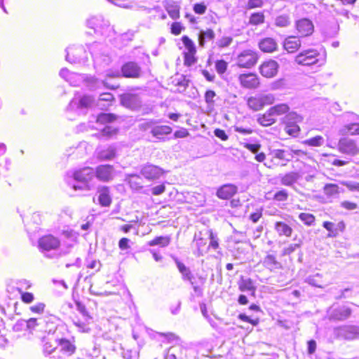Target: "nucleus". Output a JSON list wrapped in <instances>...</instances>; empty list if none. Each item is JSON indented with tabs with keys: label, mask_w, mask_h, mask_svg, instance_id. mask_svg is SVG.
<instances>
[{
	"label": "nucleus",
	"mask_w": 359,
	"mask_h": 359,
	"mask_svg": "<svg viewBox=\"0 0 359 359\" xmlns=\"http://www.w3.org/2000/svg\"><path fill=\"white\" fill-rule=\"evenodd\" d=\"M72 179L67 180L68 184L75 191L81 194L88 192L95 187V170L90 167H84L74 170Z\"/></svg>",
	"instance_id": "1"
},
{
	"label": "nucleus",
	"mask_w": 359,
	"mask_h": 359,
	"mask_svg": "<svg viewBox=\"0 0 359 359\" xmlns=\"http://www.w3.org/2000/svg\"><path fill=\"white\" fill-rule=\"evenodd\" d=\"M38 243L39 250L46 257L53 258L60 255L56 252L60 245V241L57 237L46 235L40 238Z\"/></svg>",
	"instance_id": "2"
},
{
	"label": "nucleus",
	"mask_w": 359,
	"mask_h": 359,
	"mask_svg": "<svg viewBox=\"0 0 359 359\" xmlns=\"http://www.w3.org/2000/svg\"><path fill=\"white\" fill-rule=\"evenodd\" d=\"M300 153H302L301 150H294L290 148L274 149L270 151L269 155L273 165L284 166L292 160L294 155H299Z\"/></svg>",
	"instance_id": "3"
},
{
	"label": "nucleus",
	"mask_w": 359,
	"mask_h": 359,
	"mask_svg": "<svg viewBox=\"0 0 359 359\" xmlns=\"http://www.w3.org/2000/svg\"><path fill=\"white\" fill-rule=\"evenodd\" d=\"M275 102L273 94L257 95L250 97L247 100L248 107L254 111H260L265 105H269Z\"/></svg>",
	"instance_id": "4"
},
{
	"label": "nucleus",
	"mask_w": 359,
	"mask_h": 359,
	"mask_svg": "<svg viewBox=\"0 0 359 359\" xmlns=\"http://www.w3.org/2000/svg\"><path fill=\"white\" fill-rule=\"evenodd\" d=\"M142 130H150L151 134L158 140H163L164 136L172 133V128L169 126L156 125L154 121H146L140 125Z\"/></svg>",
	"instance_id": "5"
},
{
	"label": "nucleus",
	"mask_w": 359,
	"mask_h": 359,
	"mask_svg": "<svg viewBox=\"0 0 359 359\" xmlns=\"http://www.w3.org/2000/svg\"><path fill=\"white\" fill-rule=\"evenodd\" d=\"M93 99L88 95H80L76 94L68 106V109L78 111V113L84 114L86 110L90 108L93 103Z\"/></svg>",
	"instance_id": "6"
},
{
	"label": "nucleus",
	"mask_w": 359,
	"mask_h": 359,
	"mask_svg": "<svg viewBox=\"0 0 359 359\" xmlns=\"http://www.w3.org/2000/svg\"><path fill=\"white\" fill-rule=\"evenodd\" d=\"M66 52V60L70 63H85L87 61L88 54L83 46H70Z\"/></svg>",
	"instance_id": "7"
},
{
	"label": "nucleus",
	"mask_w": 359,
	"mask_h": 359,
	"mask_svg": "<svg viewBox=\"0 0 359 359\" xmlns=\"http://www.w3.org/2000/svg\"><path fill=\"white\" fill-rule=\"evenodd\" d=\"M320 53L316 49L302 50L295 57V62L303 66H310L318 62Z\"/></svg>",
	"instance_id": "8"
},
{
	"label": "nucleus",
	"mask_w": 359,
	"mask_h": 359,
	"mask_svg": "<svg viewBox=\"0 0 359 359\" xmlns=\"http://www.w3.org/2000/svg\"><path fill=\"white\" fill-rule=\"evenodd\" d=\"M257 61V55L255 52L246 50L243 51L237 59V64L241 67L250 68L254 66Z\"/></svg>",
	"instance_id": "9"
},
{
	"label": "nucleus",
	"mask_w": 359,
	"mask_h": 359,
	"mask_svg": "<svg viewBox=\"0 0 359 359\" xmlns=\"http://www.w3.org/2000/svg\"><path fill=\"white\" fill-rule=\"evenodd\" d=\"M154 338L162 343L173 344L172 346L178 348L180 351H182L181 339L173 332H156Z\"/></svg>",
	"instance_id": "10"
},
{
	"label": "nucleus",
	"mask_w": 359,
	"mask_h": 359,
	"mask_svg": "<svg viewBox=\"0 0 359 359\" xmlns=\"http://www.w3.org/2000/svg\"><path fill=\"white\" fill-rule=\"evenodd\" d=\"M95 170V177L100 181L107 182L113 180L114 169L111 165H100Z\"/></svg>",
	"instance_id": "11"
},
{
	"label": "nucleus",
	"mask_w": 359,
	"mask_h": 359,
	"mask_svg": "<svg viewBox=\"0 0 359 359\" xmlns=\"http://www.w3.org/2000/svg\"><path fill=\"white\" fill-rule=\"evenodd\" d=\"M339 150L343 154L351 156H355L358 154L359 148L353 140L349 138H342L339 140Z\"/></svg>",
	"instance_id": "12"
},
{
	"label": "nucleus",
	"mask_w": 359,
	"mask_h": 359,
	"mask_svg": "<svg viewBox=\"0 0 359 359\" xmlns=\"http://www.w3.org/2000/svg\"><path fill=\"white\" fill-rule=\"evenodd\" d=\"M279 65L277 62L269 60L263 62L259 71L261 74L266 78H272L277 74Z\"/></svg>",
	"instance_id": "13"
},
{
	"label": "nucleus",
	"mask_w": 359,
	"mask_h": 359,
	"mask_svg": "<svg viewBox=\"0 0 359 359\" xmlns=\"http://www.w3.org/2000/svg\"><path fill=\"white\" fill-rule=\"evenodd\" d=\"M100 45L97 43L92 44L90 48V54L93 58L95 65H107L111 61L110 57L107 55H102L97 53V50L100 49Z\"/></svg>",
	"instance_id": "14"
},
{
	"label": "nucleus",
	"mask_w": 359,
	"mask_h": 359,
	"mask_svg": "<svg viewBox=\"0 0 359 359\" xmlns=\"http://www.w3.org/2000/svg\"><path fill=\"white\" fill-rule=\"evenodd\" d=\"M241 85L248 89H255L259 86V80L258 76L255 74H243L238 77Z\"/></svg>",
	"instance_id": "15"
},
{
	"label": "nucleus",
	"mask_w": 359,
	"mask_h": 359,
	"mask_svg": "<svg viewBox=\"0 0 359 359\" xmlns=\"http://www.w3.org/2000/svg\"><path fill=\"white\" fill-rule=\"evenodd\" d=\"M163 173V170L158 166L147 164L141 169V174L147 180L158 179Z\"/></svg>",
	"instance_id": "16"
},
{
	"label": "nucleus",
	"mask_w": 359,
	"mask_h": 359,
	"mask_svg": "<svg viewBox=\"0 0 359 359\" xmlns=\"http://www.w3.org/2000/svg\"><path fill=\"white\" fill-rule=\"evenodd\" d=\"M60 76L73 86H79L85 80L83 75L71 72L66 68L60 70Z\"/></svg>",
	"instance_id": "17"
},
{
	"label": "nucleus",
	"mask_w": 359,
	"mask_h": 359,
	"mask_svg": "<svg viewBox=\"0 0 359 359\" xmlns=\"http://www.w3.org/2000/svg\"><path fill=\"white\" fill-rule=\"evenodd\" d=\"M121 104L129 109H135L141 106L140 97L136 94L125 93L121 97Z\"/></svg>",
	"instance_id": "18"
},
{
	"label": "nucleus",
	"mask_w": 359,
	"mask_h": 359,
	"mask_svg": "<svg viewBox=\"0 0 359 359\" xmlns=\"http://www.w3.org/2000/svg\"><path fill=\"white\" fill-rule=\"evenodd\" d=\"M296 28L302 36H307L313 32L314 26L310 20L302 18L297 21Z\"/></svg>",
	"instance_id": "19"
},
{
	"label": "nucleus",
	"mask_w": 359,
	"mask_h": 359,
	"mask_svg": "<svg viewBox=\"0 0 359 359\" xmlns=\"http://www.w3.org/2000/svg\"><path fill=\"white\" fill-rule=\"evenodd\" d=\"M121 72L123 76L128 78H138L141 75L140 67L133 62H128L123 65Z\"/></svg>",
	"instance_id": "20"
},
{
	"label": "nucleus",
	"mask_w": 359,
	"mask_h": 359,
	"mask_svg": "<svg viewBox=\"0 0 359 359\" xmlns=\"http://www.w3.org/2000/svg\"><path fill=\"white\" fill-rule=\"evenodd\" d=\"M97 158L100 161H109L115 158L116 149L114 146L110 145L105 148H98L96 150Z\"/></svg>",
	"instance_id": "21"
},
{
	"label": "nucleus",
	"mask_w": 359,
	"mask_h": 359,
	"mask_svg": "<svg viewBox=\"0 0 359 359\" xmlns=\"http://www.w3.org/2000/svg\"><path fill=\"white\" fill-rule=\"evenodd\" d=\"M237 192V187L231 184H226L217 189V196L221 199H229Z\"/></svg>",
	"instance_id": "22"
},
{
	"label": "nucleus",
	"mask_w": 359,
	"mask_h": 359,
	"mask_svg": "<svg viewBox=\"0 0 359 359\" xmlns=\"http://www.w3.org/2000/svg\"><path fill=\"white\" fill-rule=\"evenodd\" d=\"M259 48L264 53H273L278 49V43L274 39L266 37L259 42Z\"/></svg>",
	"instance_id": "23"
},
{
	"label": "nucleus",
	"mask_w": 359,
	"mask_h": 359,
	"mask_svg": "<svg viewBox=\"0 0 359 359\" xmlns=\"http://www.w3.org/2000/svg\"><path fill=\"white\" fill-rule=\"evenodd\" d=\"M88 27L94 29L95 32H100L104 27H108V22H105L102 16H93L87 20Z\"/></svg>",
	"instance_id": "24"
},
{
	"label": "nucleus",
	"mask_w": 359,
	"mask_h": 359,
	"mask_svg": "<svg viewBox=\"0 0 359 359\" xmlns=\"http://www.w3.org/2000/svg\"><path fill=\"white\" fill-rule=\"evenodd\" d=\"M301 46V41L296 36H288L286 38L283 43V47L288 53H294Z\"/></svg>",
	"instance_id": "25"
},
{
	"label": "nucleus",
	"mask_w": 359,
	"mask_h": 359,
	"mask_svg": "<svg viewBox=\"0 0 359 359\" xmlns=\"http://www.w3.org/2000/svg\"><path fill=\"white\" fill-rule=\"evenodd\" d=\"M175 262L177 265V267L182 275V278L183 280H187L193 285V278L194 276L189 269V268L187 267L183 263L179 261L177 258H175Z\"/></svg>",
	"instance_id": "26"
},
{
	"label": "nucleus",
	"mask_w": 359,
	"mask_h": 359,
	"mask_svg": "<svg viewBox=\"0 0 359 359\" xmlns=\"http://www.w3.org/2000/svg\"><path fill=\"white\" fill-rule=\"evenodd\" d=\"M88 86L92 90H95L97 88H100L101 86H104L106 88H110V89H116L118 88V85L117 84H110L107 79L104 81H100L95 78H90L88 80Z\"/></svg>",
	"instance_id": "27"
},
{
	"label": "nucleus",
	"mask_w": 359,
	"mask_h": 359,
	"mask_svg": "<svg viewBox=\"0 0 359 359\" xmlns=\"http://www.w3.org/2000/svg\"><path fill=\"white\" fill-rule=\"evenodd\" d=\"M351 313L349 308L342 306L333 310L330 317L334 320H344L348 318Z\"/></svg>",
	"instance_id": "28"
},
{
	"label": "nucleus",
	"mask_w": 359,
	"mask_h": 359,
	"mask_svg": "<svg viewBox=\"0 0 359 359\" xmlns=\"http://www.w3.org/2000/svg\"><path fill=\"white\" fill-rule=\"evenodd\" d=\"M340 334L347 339L359 337V327L356 326H345L340 328Z\"/></svg>",
	"instance_id": "29"
},
{
	"label": "nucleus",
	"mask_w": 359,
	"mask_h": 359,
	"mask_svg": "<svg viewBox=\"0 0 359 359\" xmlns=\"http://www.w3.org/2000/svg\"><path fill=\"white\" fill-rule=\"evenodd\" d=\"M98 201L103 207H109L111 205V198L108 187H104L99 190Z\"/></svg>",
	"instance_id": "30"
},
{
	"label": "nucleus",
	"mask_w": 359,
	"mask_h": 359,
	"mask_svg": "<svg viewBox=\"0 0 359 359\" xmlns=\"http://www.w3.org/2000/svg\"><path fill=\"white\" fill-rule=\"evenodd\" d=\"M25 325V328L30 332L37 329L39 330L40 327H42L44 324V321L41 318H31L28 320H25V322H22L21 325Z\"/></svg>",
	"instance_id": "31"
},
{
	"label": "nucleus",
	"mask_w": 359,
	"mask_h": 359,
	"mask_svg": "<svg viewBox=\"0 0 359 359\" xmlns=\"http://www.w3.org/2000/svg\"><path fill=\"white\" fill-rule=\"evenodd\" d=\"M300 175L297 172H287L280 176V183L283 185L290 187L297 181Z\"/></svg>",
	"instance_id": "32"
},
{
	"label": "nucleus",
	"mask_w": 359,
	"mask_h": 359,
	"mask_svg": "<svg viewBox=\"0 0 359 359\" xmlns=\"http://www.w3.org/2000/svg\"><path fill=\"white\" fill-rule=\"evenodd\" d=\"M264 266L269 269L270 271H273L275 269H278L281 268V264L276 260V258L273 255H268L263 261Z\"/></svg>",
	"instance_id": "33"
},
{
	"label": "nucleus",
	"mask_w": 359,
	"mask_h": 359,
	"mask_svg": "<svg viewBox=\"0 0 359 359\" xmlns=\"http://www.w3.org/2000/svg\"><path fill=\"white\" fill-rule=\"evenodd\" d=\"M166 11L170 17L173 20H177L180 18V7L174 1L168 2L165 6Z\"/></svg>",
	"instance_id": "34"
},
{
	"label": "nucleus",
	"mask_w": 359,
	"mask_h": 359,
	"mask_svg": "<svg viewBox=\"0 0 359 359\" xmlns=\"http://www.w3.org/2000/svg\"><path fill=\"white\" fill-rule=\"evenodd\" d=\"M215 32L211 29H207L205 30H201L198 34V42L199 45L202 47L204 46L205 43L208 41H211L215 38Z\"/></svg>",
	"instance_id": "35"
},
{
	"label": "nucleus",
	"mask_w": 359,
	"mask_h": 359,
	"mask_svg": "<svg viewBox=\"0 0 359 359\" xmlns=\"http://www.w3.org/2000/svg\"><path fill=\"white\" fill-rule=\"evenodd\" d=\"M275 229L279 236L290 237L292 233V228L283 222H277L275 224Z\"/></svg>",
	"instance_id": "36"
},
{
	"label": "nucleus",
	"mask_w": 359,
	"mask_h": 359,
	"mask_svg": "<svg viewBox=\"0 0 359 359\" xmlns=\"http://www.w3.org/2000/svg\"><path fill=\"white\" fill-rule=\"evenodd\" d=\"M305 282L313 287L320 288H323L324 287L323 275L318 273L308 276L305 279Z\"/></svg>",
	"instance_id": "37"
},
{
	"label": "nucleus",
	"mask_w": 359,
	"mask_h": 359,
	"mask_svg": "<svg viewBox=\"0 0 359 359\" xmlns=\"http://www.w3.org/2000/svg\"><path fill=\"white\" fill-rule=\"evenodd\" d=\"M276 121V119L270 113L269 109H268L266 113H264L261 116H259L257 118V122L263 126H269L273 124Z\"/></svg>",
	"instance_id": "38"
},
{
	"label": "nucleus",
	"mask_w": 359,
	"mask_h": 359,
	"mask_svg": "<svg viewBox=\"0 0 359 359\" xmlns=\"http://www.w3.org/2000/svg\"><path fill=\"white\" fill-rule=\"evenodd\" d=\"M238 288L241 292H252L253 294L255 291L253 282L250 278H241L238 283Z\"/></svg>",
	"instance_id": "39"
},
{
	"label": "nucleus",
	"mask_w": 359,
	"mask_h": 359,
	"mask_svg": "<svg viewBox=\"0 0 359 359\" xmlns=\"http://www.w3.org/2000/svg\"><path fill=\"white\" fill-rule=\"evenodd\" d=\"M272 116H277L285 114L289 111L290 107L286 104H278L269 109Z\"/></svg>",
	"instance_id": "40"
},
{
	"label": "nucleus",
	"mask_w": 359,
	"mask_h": 359,
	"mask_svg": "<svg viewBox=\"0 0 359 359\" xmlns=\"http://www.w3.org/2000/svg\"><path fill=\"white\" fill-rule=\"evenodd\" d=\"M44 324L40 327L39 331L47 333L48 334H53L57 328L56 323L50 320V318L43 319Z\"/></svg>",
	"instance_id": "41"
},
{
	"label": "nucleus",
	"mask_w": 359,
	"mask_h": 359,
	"mask_svg": "<svg viewBox=\"0 0 359 359\" xmlns=\"http://www.w3.org/2000/svg\"><path fill=\"white\" fill-rule=\"evenodd\" d=\"M90 320H85L82 318L73 319L74 325L77 327L78 330L81 332H88L90 329L89 327V323Z\"/></svg>",
	"instance_id": "42"
},
{
	"label": "nucleus",
	"mask_w": 359,
	"mask_h": 359,
	"mask_svg": "<svg viewBox=\"0 0 359 359\" xmlns=\"http://www.w3.org/2000/svg\"><path fill=\"white\" fill-rule=\"evenodd\" d=\"M170 243V236H158L148 243L149 246L159 245L162 248L168 246Z\"/></svg>",
	"instance_id": "43"
},
{
	"label": "nucleus",
	"mask_w": 359,
	"mask_h": 359,
	"mask_svg": "<svg viewBox=\"0 0 359 359\" xmlns=\"http://www.w3.org/2000/svg\"><path fill=\"white\" fill-rule=\"evenodd\" d=\"M341 132L343 134L351 135H359V123L355 122L344 126Z\"/></svg>",
	"instance_id": "44"
},
{
	"label": "nucleus",
	"mask_w": 359,
	"mask_h": 359,
	"mask_svg": "<svg viewBox=\"0 0 359 359\" xmlns=\"http://www.w3.org/2000/svg\"><path fill=\"white\" fill-rule=\"evenodd\" d=\"M264 15L262 12H257L252 13L249 20V23L252 25H259L264 22Z\"/></svg>",
	"instance_id": "45"
},
{
	"label": "nucleus",
	"mask_w": 359,
	"mask_h": 359,
	"mask_svg": "<svg viewBox=\"0 0 359 359\" xmlns=\"http://www.w3.org/2000/svg\"><path fill=\"white\" fill-rule=\"evenodd\" d=\"M324 142H325V140L320 135H317L316 137L307 139L304 141V143L306 145H308L310 147H320L324 144Z\"/></svg>",
	"instance_id": "46"
},
{
	"label": "nucleus",
	"mask_w": 359,
	"mask_h": 359,
	"mask_svg": "<svg viewBox=\"0 0 359 359\" xmlns=\"http://www.w3.org/2000/svg\"><path fill=\"white\" fill-rule=\"evenodd\" d=\"M302 120L303 118L300 115L293 111L289 112L285 118V122L288 125L296 124L297 123L302 121Z\"/></svg>",
	"instance_id": "47"
},
{
	"label": "nucleus",
	"mask_w": 359,
	"mask_h": 359,
	"mask_svg": "<svg viewBox=\"0 0 359 359\" xmlns=\"http://www.w3.org/2000/svg\"><path fill=\"white\" fill-rule=\"evenodd\" d=\"M299 219L307 226H312L315 223L316 218L311 213L302 212L299 215Z\"/></svg>",
	"instance_id": "48"
},
{
	"label": "nucleus",
	"mask_w": 359,
	"mask_h": 359,
	"mask_svg": "<svg viewBox=\"0 0 359 359\" xmlns=\"http://www.w3.org/2000/svg\"><path fill=\"white\" fill-rule=\"evenodd\" d=\"M128 180L131 188L137 190L142 187V182H140L141 179L136 175H128Z\"/></svg>",
	"instance_id": "49"
},
{
	"label": "nucleus",
	"mask_w": 359,
	"mask_h": 359,
	"mask_svg": "<svg viewBox=\"0 0 359 359\" xmlns=\"http://www.w3.org/2000/svg\"><path fill=\"white\" fill-rule=\"evenodd\" d=\"M182 41L186 49L187 50V53H191V55L196 53V50L195 44L187 36H183Z\"/></svg>",
	"instance_id": "50"
},
{
	"label": "nucleus",
	"mask_w": 359,
	"mask_h": 359,
	"mask_svg": "<svg viewBox=\"0 0 359 359\" xmlns=\"http://www.w3.org/2000/svg\"><path fill=\"white\" fill-rule=\"evenodd\" d=\"M115 119V116L112 114H100L97 118V123L100 124H105L111 123Z\"/></svg>",
	"instance_id": "51"
},
{
	"label": "nucleus",
	"mask_w": 359,
	"mask_h": 359,
	"mask_svg": "<svg viewBox=\"0 0 359 359\" xmlns=\"http://www.w3.org/2000/svg\"><path fill=\"white\" fill-rule=\"evenodd\" d=\"M59 344L60 345L62 350L65 352L69 354L74 352L75 347L69 341L62 339L60 340Z\"/></svg>",
	"instance_id": "52"
},
{
	"label": "nucleus",
	"mask_w": 359,
	"mask_h": 359,
	"mask_svg": "<svg viewBox=\"0 0 359 359\" xmlns=\"http://www.w3.org/2000/svg\"><path fill=\"white\" fill-rule=\"evenodd\" d=\"M324 193L327 196H334L339 193V187L334 184H327L324 187Z\"/></svg>",
	"instance_id": "53"
},
{
	"label": "nucleus",
	"mask_w": 359,
	"mask_h": 359,
	"mask_svg": "<svg viewBox=\"0 0 359 359\" xmlns=\"http://www.w3.org/2000/svg\"><path fill=\"white\" fill-rule=\"evenodd\" d=\"M216 97L215 91L208 90L205 93V101L208 107H213L215 104L214 98Z\"/></svg>",
	"instance_id": "54"
},
{
	"label": "nucleus",
	"mask_w": 359,
	"mask_h": 359,
	"mask_svg": "<svg viewBox=\"0 0 359 359\" xmlns=\"http://www.w3.org/2000/svg\"><path fill=\"white\" fill-rule=\"evenodd\" d=\"M117 130L111 126H106L102 130L101 135L103 137H110L116 134Z\"/></svg>",
	"instance_id": "55"
},
{
	"label": "nucleus",
	"mask_w": 359,
	"mask_h": 359,
	"mask_svg": "<svg viewBox=\"0 0 359 359\" xmlns=\"http://www.w3.org/2000/svg\"><path fill=\"white\" fill-rule=\"evenodd\" d=\"M46 308V305L43 302L36 303L34 305H32L29 307V310L34 313L37 314H41L44 312Z\"/></svg>",
	"instance_id": "56"
},
{
	"label": "nucleus",
	"mask_w": 359,
	"mask_h": 359,
	"mask_svg": "<svg viewBox=\"0 0 359 359\" xmlns=\"http://www.w3.org/2000/svg\"><path fill=\"white\" fill-rule=\"evenodd\" d=\"M178 348L170 346L164 351V359H177L176 351Z\"/></svg>",
	"instance_id": "57"
},
{
	"label": "nucleus",
	"mask_w": 359,
	"mask_h": 359,
	"mask_svg": "<svg viewBox=\"0 0 359 359\" xmlns=\"http://www.w3.org/2000/svg\"><path fill=\"white\" fill-rule=\"evenodd\" d=\"M290 24L289 18L286 15H280L276 19V25L280 27H287Z\"/></svg>",
	"instance_id": "58"
},
{
	"label": "nucleus",
	"mask_w": 359,
	"mask_h": 359,
	"mask_svg": "<svg viewBox=\"0 0 359 359\" xmlns=\"http://www.w3.org/2000/svg\"><path fill=\"white\" fill-rule=\"evenodd\" d=\"M233 39L231 36H223L217 42L219 48L228 47L232 43Z\"/></svg>",
	"instance_id": "59"
},
{
	"label": "nucleus",
	"mask_w": 359,
	"mask_h": 359,
	"mask_svg": "<svg viewBox=\"0 0 359 359\" xmlns=\"http://www.w3.org/2000/svg\"><path fill=\"white\" fill-rule=\"evenodd\" d=\"M341 184L346 187L351 191L359 192V182L353 181H344Z\"/></svg>",
	"instance_id": "60"
},
{
	"label": "nucleus",
	"mask_w": 359,
	"mask_h": 359,
	"mask_svg": "<svg viewBox=\"0 0 359 359\" xmlns=\"http://www.w3.org/2000/svg\"><path fill=\"white\" fill-rule=\"evenodd\" d=\"M184 29V27L179 22H173L171 25L170 32L172 34L175 36L179 35Z\"/></svg>",
	"instance_id": "61"
},
{
	"label": "nucleus",
	"mask_w": 359,
	"mask_h": 359,
	"mask_svg": "<svg viewBox=\"0 0 359 359\" xmlns=\"http://www.w3.org/2000/svg\"><path fill=\"white\" fill-rule=\"evenodd\" d=\"M215 69L218 74H222L227 69V62L223 60L217 61L215 64Z\"/></svg>",
	"instance_id": "62"
},
{
	"label": "nucleus",
	"mask_w": 359,
	"mask_h": 359,
	"mask_svg": "<svg viewBox=\"0 0 359 359\" xmlns=\"http://www.w3.org/2000/svg\"><path fill=\"white\" fill-rule=\"evenodd\" d=\"M195 13L203 15L207 10V6L204 3L195 4L193 7Z\"/></svg>",
	"instance_id": "63"
},
{
	"label": "nucleus",
	"mask_w": 359,
	"mask_h": 359,
	"mask_svg": "<svg viewBox=\"0 0 359 359\" xmlns=\"http://www.w3.org/2000/svg\"><path fill=\"white\" fill-rule=\"evenodd\" d=\"M77 310L80 312L82 318L87 320H90L91 317L88 315V311L84 305L81 303L76 304Z\"/></svg>",
	"instance_id": "64"
}]
</instances>
